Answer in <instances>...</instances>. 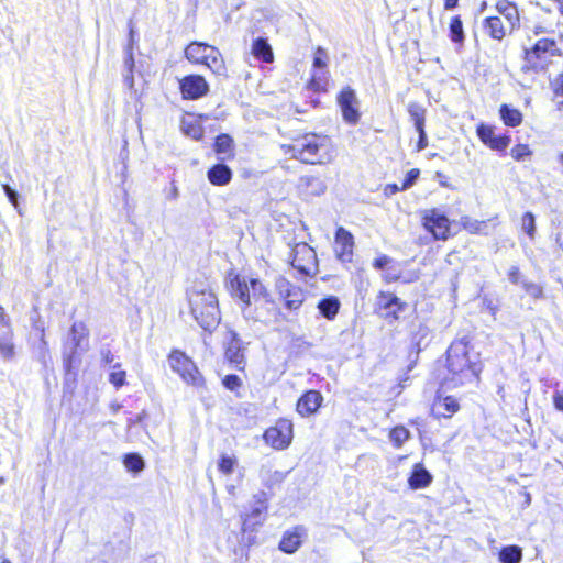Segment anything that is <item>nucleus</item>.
Masks as SVG:
<instances>
[{
    "label": "nucleus",
    "mask_w": 563,
    "mask_h": 563,
    "mask_svg": "<svg viewBox=\"0 0 563 563\" xmlns=\"http://www.w3.org/2000/svg\"><path fill=\"white\" fill-rule=\"evenodd\" d=\"M408 112L413 121L416 130L424 129L426 109L417 102H411L408 106Z\"/></svg>",
    "instance_id": "c9c22d12"
},
{
    "label": "nucleus",
    "mask_w": 563,
    "mask_h": 563,
    "mask_svg": "<svg viewBox=\"0 0 563 563\" xmlns=\"http://www.w3.org/2000/svg\"><path fill=\"white\" fill-rule=\"evenodd\" d=\"M184 57L194 65L205 67L214 77H228V66L221 51L201 41H191L184 48Z\"/></svg>",
    "instance_id": "423d86ee"
},
{
    "label": "nucleus",
    "mask_w": 563,
    "mask_h": 563,
    "mask_svg": "<svg viewBox=\"0 0 563 563\" xmlns=\"http://www.w3.org/2000/svg\"><path fill=\"white\" fill-rule=\"evenodd\" d=\"M80 360L77 355V352L74 351L70 354H67L63 357V367L66 375L74 374L75 368L79 364Z\"/></svg>",
    "instance_id": "49530a36"
},
{
    "label": "nucleus",
    "mask_w": 563,
    "mask_h": 563,
    "mask_svg": "<svg viewBox=\"0 0 563 563\" xmlns=\"http://www.w3.org/2000/svg\"><path fill=\"white\" fill-rule=\"evenodd\" d=\"M388 439L394 448L399 449L410 439V431L402 424L395 426L389 429Z\"/></svg>",
    "instance_id": "473e14b6"
},
{
    "label": "nucleus",
    "mask_w": 563,
    "mask_h": 563,
    "mask_svg": "<svg viewBox=\"0 0 563 563\" xmlns=\"http://www.w3.org/2000/svg\"><path fill=\"white\" fill-rule=\"evenodd\" d=\"M307 536V528L303 525H296L283 532L278 550L285 554H294L302 547Z\"/></svg>",
    "instance_id": "412c9836"
},
{
    "label": "nucleus",
    "mask_w": 563,
    "mask_h": 563,
    "mask_svg": "<svg viewBox=\"0 0 563 563\" xmlns=\"http://www.w3.org/2000/svg\"><path fill=\"white\" fill-rule=\"evenodd\" d=\"M559 159H560V162L563 164V153H561V154L559 155Z\"/></svg>",
    "instance_id": "774afa93"
},
{
    "label": "nucleus",
    "mask_w": 563,
    "mask_h": 563,
    "mask_svg": "<svg viewBox=\"0 0 563 563\" xmlns=\"http://www.w3.org/2000/svg\"><path fill=\"white\" fill-rule=\"evenodd\" d=\"M3 190L9 199V201L18 208L19 201H18V194L14 189H12L9 185H3Z\"/></svg>",
    "instance_id": "6e6d98bb"
},
{
    "label": "nucleus",
    "mask_w": 563,
    "mask_h": 563,
    "mask_svg": "<svg viewBox=\"0 0 563 563\" xmlns=\"http://www.w3.org/2000/svg\"><path fill=\"white\" fill-rule=\"evenodd\" d=\"M0 356L5 361H12L15 357V344L12 333L0 338Z\"/></svg>",
    "instance_id": "f704fd0d"
},
{
    "label": "nucleus",
    "mask_w": 563,
    "mask_h": 563,
    "mask_svg": "<svg viewBox=\"0 0 563 563\" xmlns=\"http://www.w3.org/2000/svg\"><path fill=\"white\" fill-rule=\"evenodd\" d=\"M255 320H256V321H261V322H264V321H265V320H264L263 318H261L260 316H256V317H255Z\"/></svg>",
    "instance_id": "69168bd1"
},
{
    "label": "nucleus",
    "mask_w": 563,
    "mask_h": 563,
    "mask_svg": "<svg viewBox=\"0 0 563 563\" xmlns=\"http://www.w3.org/2000/svg\"><path fill=\"white\" fill-rule=\"evenodd\" d=\"M109 382L115 389H120L126 385V372L121 368V364L113 365V371L109 374Z\"/></svg>",
    "instance_id": "a19ab883"
},
{
    "label": "nucleus",
    "mask_w": 563,
    "mask_h": 563,
    "mask_svg": "<svg viewBox=\"0 0 563 563\" xmlns=\"http://www.w3.org/2000/svg\"><path fill=\"white\" fill-rule=\"evenodd\" d=\"M268 510V503L265 493L261 492L254 496L253 506L241 516L242 534H253L263 526Z\"/></svg>",
    "instance_id": "f8f14e48"
},
{
    "label": "nucleus",
    "mask_w": 563,
    "mask_h": 563,
    "mask_svg": "<svg viewBox=\"0 0 563 563\" xmlns=\"http://www.w3.org/2000/svg\"><path fill=\"white\" fill-rule=\"evenodd\" d=\"M275 475H276L278 481H283L285 478V474L282 473V472H276Z\"/></svg>",
    "instance_id": "0e129e2a"
},
{
    "label": "nucleus",
    "mask_w": 563,
    "mask_h": 563,
    "mask_svg": "<svg viewBox=\"0 0 563 563\" xmlns=\"http://www.w3.org/2000/svg\"><path fill=\"white\" fill-rule=\"evenodd\" d=\"M421 224L431 234L433 240L446 241L453 235L451 232V220L437 208L423 211Z\"/></svg>",
    "instance_id": "ddd939ff"
},
{
    "label": "nucleus",
    "mask_w": 563,
    "mask_h": 563,
    "mask_svg": "<svg viewBox=\"0 0 563 563\" xmlns=\"http://www.w3.org/2000/svg\"><path fill=\"white\" fill-rule=\"evenodd\" d=\"M521 228L530 240L536 236V220L532 212L527 211L521 217Z\"/></svg>",
    "instance_id": "79ce46f5"
},
{
    "label": "nucleus",
    "mask_w": 563,
    "mask_h": 563,
    "mask_svg": "<svg viewBox=\"0 0 563 563\" xmlns=\"http://www.w3.org/2000/svg\"><path fill=\"white\" fill-rule=\"evenodd\" d=\"M547 55L561 56L562 52L554 38L541 37L531 47L525 48L522 53V70L526 73L538 70Z\"/></svg>",
    "instance_id": "1a4fd4ad"
},
{
    "label": "nucleus",
    "mask_w": 563,
    "mask_h": 563,
    "mask_svg": "<svg viewBox=\"0 0 563 563\" xmlns=\"http://www.w3.org/2000/svg\"><path fill=\"white\" fill-rule=\"evenodd\" d=\"M401 190H405V189L401 188V186H398L397 184L391 183V184H386L384 186L383 194L386 197H390V196H394V195H396L397 192H399Z\"/></svg>",
    "instance_id": "5fc2aeb1"
},
{
    "label": "nucleus",
    "mask_w": 563,
    "mask_h": 563,
    "mask_svg": "<svg viewBox=\"0 0 563 563\" xmlns=\"http://www.w3.org/2000/svg\"><path fill=\"white\" fill-rule=\"evenodd\" d=\"M284 155L302 164L322 165L332 159L333 146L327 135L307 132L280 145Z\"/></svg>",
    "instance_id": "7ed1b4c3"
},
{
    "label": "nucleus",
    "mask_w": 563,
    "mask_h": 563,
    "mask_svg": "<svg viewBox=\"0 0 563 563\" xmlns=\"http://www.w3.org/2000/svg\"><path fill=\"white\" fill-rule=\"evenodd\" d=\"M291 266L302 276L318 273V257L314 249L306 242L295 244L291 250Z\"/></svg>",
    "instance_id": "4468645a"
},
{
    "label": "nucleus",
    "mask_w": 563,
    "mask_h": 563,
    "mask_svg": "<svg viewBox=\"0 0 563 563\" xmlns=\"http://www.w3.org/2000/svg\"><path fill=\"white\" fill-rule=\"evenodd\" d=\"M496 15L486 16L482 22L485 34L497 42L518 32L521 27V14L518 4L511 0H497Z\"/></svg>",
    "instance_id": "20e7f679"
},
{
    "label": "nucleus",
    "mask_w": 563,
    "mask_h": 563,
    "mask_svg": "<svg viewBox=\"0 0 563 563\" xmlns=\"http://www.w3.org/2000/svg\"><path fill=\"white\" fill-rule=\"evenodd\" d=\"M409 424L417 427V426L423 424V420L421 418L417 417V418L410 419Z\"/></svg>",
    "instance_id": "e2e57ef3"
},
{
    "label": "nucleus",
    "mask_w": 563,
    "mask_h": 563,
    "mask_svg": "<svg viewBox=\"0 0 563 563\" xmlns=\"http://www.w3.org/2000/svg\"><path fill=\"white\" fill-rule=\"evenodd\" d=\"M0 563H11L9 559H3Z\"/></svg>",
    "instance_id": "338daca9"
},
{
    "label": "nucleus",
    "mask_w": 563,
    "mask_h": 563,
    "mask_svg": "<svg viewBox=\"0 0 563 563\" xmlns=\"http://www.w3.org/2000/svg\"><path fill=\"white\" fill-rule=\"evenodd\" d=\"M208 119L207 114H197L194 112H184L179 120L180 131L194 141H201L205 137V128L202 122Z\"/></svg>",
    "instance_id": "4be33fe9"
},
{
    "label": "nucleus",
    "mask_w": 563,
    "mask_h": 563,
    "mask_svg": "<svg viewBox=\"0 0 563 563\" xmlns=\"http://www.w3.org/2000/svg\"><path fill=\"white\" fill-rule=\"evenodd\" d=\"M296 190L303 199L320 196L327 190L324 176L318 173L302 175L297 180Z\"/></svg>",
    "instance_id": "6ab92c4d"
},
{
    "label": "nucleus",
    "mask_w": 563,
    "mask_h": 563,
    "mask_svg": "<svg viewBox=\"0 0 563 563\" xmlns=\"http://www.w3.org/2000/svg\"><path fill=\"white\" fill-rule=\"evenodd\" d=\"M449 37L455 44H463L465 34L463 30V22L460 15H454L449 24Z\"/></svg>",
    "instance_id": "72a5a7b5"
},
{
    "label": "nucleus",
    "mask_w": 563,
    "mask_h": 563,
    "mask_svg": "<svg viewBox=\"0 0 563 563\" xmlns=\"http://www.w3.org/2000/svg\"><path fill=\"white\" fill-rule=\"evenodd\" d=\"M207 178L211 185L223 187L231 183L233 178V172L228 165L223 163H217L208 169Z\"/></svg>",
    "instance_id": "a878e982"
},
{
    "label": "nucleus",
    "mask_w": 563,
    "mask_h": 563,
    "mask_svg": "<svg viewBox=\"0 0 563 563\" xmlns=\"http://www.w3.org/2000/svg\"><path fill=\"white\" fill-rule=\"evenodd\" d=\"M294 437V422L287 417L277 418L262 434L264 443L275 451L287 450L291 445Z\"/></svg>",
    "instance_id": "6e6552de"
},
{
    "label": "nucleus",
    "mask_w": 563,
    "mask_h": 563,
    "mask_svg": "<svg viewBox=\"0 0 563 563\" xmlns=\"http://www.w3.org/2000/svg\"><path fill=\"white\" fill-rule=\"evenodd\" d=\"M552 404L556 411L563 412V390H555L552 396Z\"/></svg>",
    "instance_id": "864d4df0"
},
{
    "label": "nucleus",
    "mask_w": 563,
    "mask_h": 563,
    "mask_svg": "<svg viewBox=\"0 0 563 563\" xmlns=\"http://www.w3.org/2000/svg\"><path fill=\"white\" fill-rule=\"evenodd\" d=\"M510 155L516 162H520L523 161L526 157L531 156L532 151L530 150L528 144L519 143L511 147Z\"/></svg>",
    "instance_id": "a18cd8bd"
},
{
    "label": "nucleus",
    "mask_w": 563,
    "mask_h": 563,
    "mask_svg": "<svg viewBox=\"0 0 563 563\" xmlns=\"http://www.w3.org/2000/svg\"><path fill=\"white\" fill-rule=\"evenodd\" d=\"M443 388L440 384L430 408L432 417L437 420H450L462 408L460 400L453 395H445Z\"/></svg>",
    "instance_id": "f3484780"
},
{
    "label": "nucleus",
    "mask_w": 563,
    "mask_h": 563,
    "mask_svg": "<svg viewBox=\"0 0 563 563\" xmlns=\"http://www.w3.org/2000/svg\"><path fill=\"white\" fill-rule=\"evenodd\" d=\"M407 308V302L391 291L380 290L375 302V312L384 320L391 323L398 321L400 313Z\"/></svg>",
    "instance_id": "2eb2a0df"
},
{
    "label": "nucleus",
    "mask_w": 563,
    "mask_h": 563,
    "mask_svg": "<svg viewBox=\"0 0 563 563\" xmlns=\"http://www.w3.org/2000/svg\"><path fill=\"white\" fill-rule=\"evenodd\" d=\"M186 297L189 311L199 325L209 332L214 330L220 323L221 312L217 295L208 278L195 279L187 288Z\"/></svg>",
    "instance_id": "f03ea898"
},
{
    "label": "nucleus",
    "mask_w": 563,
    "mask_h": 563,
    "mask_svg": "<svg viewBox=\"0 0 563 563\" xmlns=\"http://www.w3.org/2000/svg\"><path fill=\"white\" fill-rule=\"evenodd\" d=\"M526 292L533 299H542L544 297L543 288L534 283H525L522 285Z\"/></svg>",
    "instance_id": "09e8293b"
},
{
    "label": "nucleus",
    "mask_w": 563,
    "mask_h": 563,
    "mask_svg": "<svg viewBox=\"0 0 563 563\" xmlns=\"http://www.w3.org/2000/svg\"><path fill=\"white\" fill-rule=\"evenodd\" d=\"M508 276H509V279L511 283L514 284H517L518 280H519V276H520V269L519 267L517 266H512L509 271H508Z\"/></svg>",
    "instance_id": "bf43d9fd"
},
{
    "label": "nucleus",
    "mask_w": 563,
    "mask_h": 563,
    "mask_svg": "<svg viewBox=\"0 0 563 563\" xmlns=\"http://www.w3.org/2000/svg\"><path fill=\"white\" fill-rule=\"evenodd\" d=\"M246 345L234 330L227 332V341L223 345V360L232 368L240 373H245L246 360Z\"/></svg>",
    "instance_id": "9b49d317"
},
{
    "label": "nucleus",
    "mask_w": 563,
    "mask_h": 563,
    "mask_svg": "<svg viewBox=\"0 0 563 563\" xmlns=\"http://www.w3.org/2000/svg\"><path fill=\"white\" fill-rule=\"evenodd\" d=\"M336 102L341 109L343 120L352 125L358 123L361 112L357 109V98L355 91L350 87H343L336 96Z\"/></svg>",
    "instance_id": "a211bd4d"
},
{
    "label": "nucleus",
    "mask_w": 563,
    "mask_h": 563,
    "mask_svg": "<svg viewBox=\"0 0 563 563\" xmlns=\"http://www.w3.org/2000/svg\"><path fill=\"white\" fill-rule=\"evenodd\" d=\"M461 227L470 234H482L487 227V222L465 216L461 218Z\"/></svg>",
    "instance_id": "e433bc0d"
},
{
    "label": "nucleus",
    "mask_w": 563,
    "mask_h": 563,
    "mask_svg": "<svg viewBox=\"0 0 563 563\" xmlns=\"http://www.w3.org/2000/svg\"><path fill=\"white\" fill-rule=\"evenodd\" d=\"M457 4H459V0H444V2H443L444 9H446V10L454 9L457 7Z\"/></svg>",
    "instance_id": "680f3d73"
},
{
    "label": "nucleus",
    "mask_w": 563,
    "mask_h": 563,
    "mask_svg": "<svg viewBox=\"0 0 563 563\" xmlns=\"http://www.w3.org/2000/svg\"><path fill=\"white\" fill-rule=\"evenodd\" d=\"M223 387L230 391H238L243 386V380L235 374H228L221 380Z\"/></svg>",
    "instance_id": "c03bdc74"
},
{
    "label": "nucleus",
    "mask_w": 563,
    "mask_h": 563,
    "mask_svg": "<svg viewBox=\"0 0 563 563\" xmlns=\"http://www.w3.org/2000/svg\"><path fill=\"white\" fill-rule=\"evenodd\" d=\"M170 369L176 373L180 379L192 387L203 388L206 379L194 360L183 350L172 349L167 355Z\"/></svg>",
    "instance_id": "0eeeda50"
},
{
    "label": "nucleus",
    "mask_w": 563,
    "mask_h": 563,
    "mask_svg": "<svg viewBox=\"0 0 563 563\" xmlns=\"http://www.w3.org/2000/svg\"><path fill=\"white\" fill-rule=\"evenodd\" d=\"M70 332L76 349L80 345L81 339L88 336V329L84 322H75L70 328Z\"/></svg>",
    "instance_id": "37998d69"
},
{
    "label": "nucleus",
    "mask_w": 563,
    "mask_h": 563,
    "mask_svg": "<svg viewBox=\"0 0 563 563\" xmlns=\"http://www.w3.org/2000/svg\"><path fill=\"white\" fill-rule=\"evenodd\" d=\"M123 464L125 468L132 473H139L145 467L143 459L137 453H126L123 456Z\"/></svg>",
    "instance_id": "58836bf2"
},
{
    "label": "nucleus",
    "mask_w": 563,
    "mask_h": 563,
    "mask_svg": "<svg viewBox=\"0 0 563 563\" xmlns=\"http://www.w3.org/2000/svg\"><path fill=\"white\" fill-rule=\"evenodd\" d=\"M550 88L554 97L563 98V73L558 74L550 81Z\"/></svg>",
    "instance_id": "8fccbe9b"
},
{
    "label": "nucleus",
    "mask_w": 563,
    "mask_h": 563,
    "mask_svg": "<svg viewBox=\"0 0 563 563\" xmlns=\"http://www.w3.org/2000/svg\"><path fill=\"white\" fill-rule=\"evenodd\" d=\"M499 117L503 123L509 128L519 126L523 120V115L519 109L512 108L506 103L499 107Z\"/></svg>",
    "instance_id": "7c9ffc66"
},
{
    "label": "nucleus",
    "mask_w": 563,
    "mask_h": 563,
    "mask_svg": "<svg viewBox=\"0 0 563 563\" xmlns=\"http://www.w3.org/2000/svg\"><path fill=\"white\" fill-rule=\"evenodd\" d=\"M420 176V169L419 168H411L407 174H406V177L401 184V188H404L405 190L410 188L411 186H413V184L416 183V180L419 178Z\"/></svg>",
    "instance_id": "3c124183"
},
{
    "label": "nucleus",
    "mask_w": 563,
    "mask_h": 563,
    "mask_svg": "<svg viewBox=\"0 0 563 563\" xmlns=\"http://www.w3.org/2000/svg\"><path fill=\"white\" fill-rule=\"evenodd\" d=\"M330 74L328 70L313 71L307 82V89L314 93H327L329 90Z\"/></svg>",
    "instance_id": "c85d7f7f"
},
{
    "label": "nucleus",
    "mask_w": 563,
    "mask_h": 563,
    "mask_svg": "<svg viewBox=\"0 0 563 563\" xmlns=\"http://www.w3.org/2000/svg\"><path fill=\"white\" fill-rule=\"evenodd\" d=\"M391 262V258L385 254L379 255L373 261V267L375 269L382 271L384 269L389 263Z\"/></svg>",
    "instance_id": "603ef678"
},
{
    "label": "nucleus",
    "mask_w": 563,
    "mask_h": 563,
    "mask_svg": "<svg viewBox=\"0 0 563 563\" xmlns=\"http://www.w3.org/2000/svg\"><path fill=\"white\" fill-rule=\"evenodd\" d=\"M0 322L4 325L9 324V318L7 316L4 308L1 305H0Z\"/></svg>",
    "instance_id": "052dcab7"
},
{
    "label": "nucleus",
    "mask_w": 563,
    "mask_h": 563,
    "mask_svg": "<svg viewBox=\"0 0 563 563\" xmlns=\"http://www.w3.org/2000/svg\"><path fill=\"white\" fill-rule=\"evenodd\" d=\"M354 252V238L352 233L343 227L335 230L334 253L342 263H351Z\"/></svg>",
    "instance_id": "5701e85b"
},
{
    "label": "nucleus",
    "mask_w": 563,
    "mask_h": 563,
    "mask_svg": "<svg viewBox=\"0 0 563 563\" xmlns=\"http://www.w3.org/2000/svg\"><path fill=\"white\" fill-rule=\"evenodd\" d=\"M317 308L322 317L328 320H333L339 313L341 302L338 297L328 296L318 302Z\"/></svg>",
    "instance_id": "c756f323"
},
{
    "label": "nucleus",
    "mask_w": 563,
    "mask_h": 563,
    "mask_svg": "<svg viewBox=\"0 0 563 563\" xmlns=\"http://www.w3.org/2000/svg\"><path fill=\"white\" fill-rule=\"evenodd\" d=\"M213 152L221 161H233L235 154V142L229 133L218 134L212 144Z\"/></svg>",
    "instance_id": "393cba45"
},
{
    "label": "nucleus",
    "mask_w": 563,
    "mask_h": 563,
    "mask_svg": "<svg viewBox=\"0 0 563 563\" xmlns=\"http://www.w3.org/2000/svg\"><path fill=\"white\" fill-rule=\"evenodd\" d=\"M481 352L475 350L473 336L464 334L449 344L444 355L445 376L441 387L460 388L466 385H478L484 372Z\"/></svg>",
    "instance_id": "f257e3e1"
},
{
    "label": "nucleus",
    "mask_w": 563,
    "mask_h": 563,
    "mask_svg": "<svg viewBox=\"0 0 563 563\" xmlns=\"http://www.w3.org/2000/svg\"><path fill=\"white\" fill-rule=\"evenodd\" d=\"M432 475L424 468L422 463H416L408 477V486L411 489H422L428 487L432 483Z\"/></svg>",
    "instance_id": "bb28decb"
},
{
    "label": "nucleus",
    "mask_w": 563,
    "mask_h": 563,
    "mask_svg": "<svg viewBox=\"0 0 563 563\" xmlns=\"http://www.w3.org/2000/svg\"><path fill=\"white\" fill-rule=\"evenodd\" d=\"M274 287L286 310L298 311L302 307L307 297L302 287L282 275L275 279Z\"/></svg>",
    "instance_id": "9d476101"
},
{
    "label": "nucleus",
    "mask_w": 563,
    "mask_h": 563,
    "mask_svg": "<svg viewBox=\"0 0 563 563\" xmlns=\"http://www.w3.org/2000/svg\"><path fill=\"white\" fill-rule=\"evenodd\" d=\"M225 288L234 300L241 303L242 311H246L252 306V296L254 299L262 298L266 303L275 306V300L260 278H246L245 276L230 271L225 277Z\"/></svg>",
    "instance_id": "39448f33"
},
{
    "label": "nucleus",
    "mask_w": 563,
    "mask_h": 563,
    "mask_svg": "<svg viewBox=\"0 0 563 563\" xmlns=\"http://www.w3.org/2000/svg\"><path fill=\"white\" fill-rule=\"evenodd\" d=\"M498 560L500 563H520L522 549L516 544L503 547L498 552Z\"/></svg>",
    "instance_id": "2f4dec72"
},
{
    "label": "nucleus",
    "mask_w": 563,
    "mask_h": 563,
    "mask_svg": "<svg viewBox=\"0 0 563 563\" xmlns=\"http://www.w3.org/2000/svg\"><path fill=\"white\" fill-rule=\"evenodd\" d=\"M476 136L489 150L505 153L511 139L508 134L495 135V128L486 123L476 125Z\"/></svg>",
    "instance_id": "aec40b11"
},
{
    "label": "nucleus",
    "mask_w": 563,
    "mask_h": 563,
    "mask_svg": "<svg viewBox=\"0 0 563 563\" xmlns=\"http://www.w3.org/2000/svg\"><path fill=\"white\" fill-rule=\"evenodd\" d=\"M178 90L183 100H199L210 92V85L201 74H188L178 79Z\"/></svg>",
    "instance_id": "dca6fc26"
},
{
    "label": "nucleus",
    "mask_w": 563,
    "mask_h": 563,
    "mask_svg": "<svg viewBox=\"0 0 563 563\" xmlns=\"http://www.w3.org/2000/svg\"><path fill=\"white\" fill-rule=\"evenodd\" d=\"M383 280L385 284H393V283H397L400 280V275L399 274H395V273H391L389 271H387L386 273L383 274Z\"/></svg>",
    "instance_id": "13d9d810"
},
{
    "label": "nucleus",
    "mask_w": 563,
    "mask_h": 563,
    "mask_svg": "<svg viewBox=\"0 0 563 563\" xmlns=\"http://www.w3.org/2000/svg\"><path fill=\"white\" fill-rule=\"evenodd\" d=\"M236 465H238V459L235 455H229V454L222 453L219 456L218 471L221 474H223L225 476L231 475L234 472V468Z\"/></svg>",
    "instance_id": "4c0bfd02"
},
{
    "label": "nucleus",
    "mask_w": 563,
    "mask_h": 563,
    "mask_svg": "<svg viewBox=\"0 0 563 563\" xmlns=\"http://www.w3.org/2000/svg\"><path fill=\"white\" fill-rule=\"evenodd\" d=\"M559 26H560V22L558 20L556 21L539 20L533 25L532 33L534 35L553 34Z\"/></svg>",
    "instance_id": "ea45409f"
},
{
    "label": "nucleus",
    "mask_w": 563,
    "mask_h": 563,
    "mask_svg": "<svg viewBox=\"0 0 563 563\" xmlns=\"http://www.w3.org/2000/svg\"><path fill=\"white\" fill-rule=\"evenodd\" d=\"M323 401L324 398L319 390H306L296 401V412L302 418L310 417L319 411Z\"/></svg>",
    "instance_id": "b1692460"
},
{
    "label": "nucleus",
    "mask_w": 563,
    "mask_h": 563,
    "mask_svg": "<svg viewBox=\"0 0 563 563\" xmlns=\"http://www.w3.org/2000/svg\"><path fill=\"white\" fill-rule=\"evenodd\" d=\"M313 68H321L327 70L328 67V55L324 48L317 47L313 56Z\"/></svg>",
    "instance_id": "de8ad7c7"
},
{
    "label": "nucleus",
    "mask_w": 563,
    "mask_h": 563,
    "mask_svg": "<svg viewBox=\"0 0 563 563\" xmlns=\"http://www.w3.org/2000/svg\"><path fill=\"white\" fill-rule=\"evenodd\" d=\"M419 133V139L416 145L417 151H422L428 146V137L424 129L417 130Z\"/></svg>",
    "instance_id": "4d7b16f0"
},
{
    "label": "nucleus",
    "mask_w": 563,
    "mask_h": 563,
    "mask_svg": "<svg viewBox=\"0 0 563 563\" xmlns=\"http://www.w3.org/2000/svg\"><path fill=\"white\" fill-rule=\"evenodd\" d=\"M251 53L257 60L272 64L275 59L273 48L265 37H257L252 42Z\"/></svg>",
    "instance_id": "cd10ccee"
}]
</instances>
